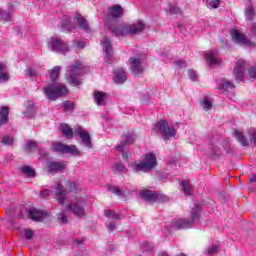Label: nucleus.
Listing matches in <instances>:
<instances>
[{
  "mask_svg": "<svg viewBox=\"0 0 256 256\" xmlns=\"http://www.w3.org/2000/svg\"><path fill=\"white\" fill-rule=\"evenodd\" d=\"M199 217H201V207L195 204L194 208L191 211V219L180 218L174 219L171 222L172 229H191L197 221H199Z\"/></svg>",
  "mask_w": 256,
  "mask_h": 256,
  "instance_id": "f257e3e1",
  "label": "nucleus"
},
{
  "mask_svg": "<svg viewBox=\"0 0 256 256\" xmlns=\"http://www.w3.org/2000/svg\"><path fill=\"white\" fill-rule=\"evenodd\" d=\"M105 25L116 37H124V35H137V33H141V31L145 29V23L142 21H138L137 23L128 25L126 27L113 26L108 22H105Z\"/></svg>",
  "mask_w": 256,
  "mask_h": 256,
  "instance_id": "f03ea898",
  "label": "nucleus"
},
{
  "mask_svg": "<svg viewBox=\"0 0 256 256\" xmlns=\"http://www.w3.org/2000/svg\"><path fill=\"white\" fill-rule=\"evenodd\" d=\"M83 73H85V66L81 63L68 66L66 69L68 83L73 87H79Z\"/></svg>",
  "mask_w": 256,
  "mask_h": 256,
  "instance_id": "7ed1b4c3",
  "label": "nucleus"
},
{
  "mask_svg": "<svg viewBox=\"0 0 256 256\" xmlns=\"http://www.w3.org/2000/svg\"><path fill=\"white\" fill-rule=\"evenodd\" d=\"M67 87L61 83H53L44 87V93L49 101H57L59 97L67 95Z\"/></svg>",
  "mask_w": 256,
  "mask_h": 256,
  "instance_id": "20e7f679",
  "label": "nucleus"
},
{
  "mask_svg": "<svg viewBox=\"0 0 256 256\" xmlns=\"http://www.w3.org/2000/svg\"><path fill=\"white\" fill-rule=\"evenodd\" d=\"M157 165V158L155 157V154H147L145 157V161L140 163H135L132 166L133 173H139V171H142L143 173H149L151 169H154Z\"/></svg>",
  "mask_w": 256,
  "mask_h": 256,
  "instance_id": "39448f33",
  "label": "nucleus"
},
{
  "mask_svg": "<svg viewBox=\"0 0 256 256\" xmlns=\"http://www.w3.org/2000/svg\"><path fill=\"white\" fill-rule=\"evenodd\" d=\"M154 131L163 137L164 141H169L171 137H175V128L169 126L167 120H160L154 125Z\"/></svg>",
  "mask_w": 256,
  "mask_h": 256,
  "instance_id": "423d86ee",
  "label": "nucleus"
},
{
  "mask_svg": "<svg viewBox=\"0 0 256 256\" xmlns=\"http://www.w3.org/2000/svg\"><path fill=\"white\" fill-rule=\"evenodd\" d=\"M48 49L54 53H60L61 55H66L69 53V46L61 38L51 37L48 40Z\"/></svg>",
  "mask_w": 256,
  "mask_h": 256,
  "instance_id": "0eeeda50",
  "label": "nucleus"
},
{
  "mask_svg": "<svg viewBox=\"0 0 256 256\" xmlns=\"http://www.w3.org/2000/svg\"><path fill=\"white\" fill-rule=\"evenodd\" d=\"M129 69L135 77H143L145 68H143V57L134 56L129 59Z\"/></svg>",
  "mask_w": 256,
  "mask_h": 256,
  "instance_id": "6e6552de",
  "label": "nucleus"
},
{
  "mask_svg": "<svg viewBox=\"0 0 256 256\" xmlns=\"http://www.w3.org/2000/svg\"><path fill=\"white\" fill-rule=\"evenodd\" d=\"M102 51L104 53V63L111 65L114 63L115 58L113 57V46L109 37L105 36L101 42Z\"/></svg>",
  "mask_w": 256,
  "mask_h": 256,
  "instance_id": "1a4fd4ad",
  "label": "nucleus"
},
{
  "mask_svg": "<svg viewBox=\"0 0 256 256\" xmlns=\"http://www.w3.org/2000/svg\"><path fill=\"white\" fill-rule=\"evenodd\" d=\"M74 131L76 135L80 137L82 144H84V147H87V149H93V143L91 142V135L89 134V132H87L81 126H77Z\"/></svg>",
  "mask_w": 256,
  "mask_h": 256,
  "instance_id": "9d476101",
  "label": "nucleus"
},
{
  "mask_svg": "<svg viewBox=\"0 0 256 256\" xmlns=\"http://www.w3.org/2000/svg\"><path fill=\"white\" fill-rule=\"evenodd\" d=\"M247 65V62L243 59H239L236 62L235 68H234V77L237 83H241L243 79L245 78V67Z\"/></svg>",
  "mask_w": 256,
  "mask_h": 256,
  "instance_id": "9b49d317",
  "label": "nucleus"
},
{
  "mask_svg": "<svg viewBox=\"0 0 256 256\" xmlns=\"http://www.w3.org/2000/svg\"><path fill=\"white\" fill-rule=\"evenodd\" d=\"M230 35H231L232 41H234L238 45H247L248 47H253V42L245 38V36L239 33L237 29H232L230 32Z\"/></svg>",
  "mask_w": 256,
  "mask_h": 256,
  "instance_id": "f8f14e48",
  "label": "nucleus"
},
{
  "mask_svg": "<svg viewBox=\"0 0 256 256\" xmlns=\"http://www.w3.org/2000/svg\"><path fill=\"white\" fill-rule=\"evenodd\" d=\"M206 62L210 67H215L217 65H221L223 61L219 58V51L210 50L205 53Z\"/></svg>",
  "mask_w": 256,
  "mask_h": 256,
  "instance_id": "ddd939ff",
  "label": "nucleus"
},
{
  "mask_svg": "<svg viewBox=\"0 0 256 256\" xmlns=\"http://www.w3.org/2000/svg\"><path fill=\"white\" fill-rule=\"evenodd\" d=\"M135 143V133L127 132L123 134L120 144L116 147L117 151H125V147Z\"/></svg>",
  "mask_w": 256,
  "mask_h": 256,
  "instance_id": "4468645a",
  "label": "nucleus"
},
{
  "mask_svg": "<svg viewBox=\"0 0 256 256\" xmlns=\"http://www.w3.org/2000/svg\"><path fill=\"white\" fill-rule=\"evenodd\" d=\"M26 212L29 219H32V221H43L47 216V213L37 210V208H28L26 209Z\"/></svg>",
  "mask_w": 256,
  "mask_h": 256,
  "instance_id": "2eb2a0df",
  "label": "nucleus"
},
{
  "mask_svg": "<svg viewBox=\"0 0 256 256\" xmlns=\"http://www.w3.org/2000/svg\"><path fill=\"white\" fill-rule=\"evenodd\" d=\"M67 211H71L75 217H85V206L79 203H71L67 206Z\"/></svg>",
  "mask_w": 256,
  "mask_h": 256,
  "instance_id": "dca6fc26",
  "label": "nucleus"
},
{
  "mask_svg": "<svg viewBox=\"0 0 256 256\" xmlns=\"http://www.w3.org/2000/svg\"><path fill=\"white\" fill-rule=\"evenodd\" d=\"M127 81V73L125 69L118 68L114 71V83L121 85Z\"/></svg>",
  "mask_w": 256,
  "mask_h": 256,
  "instance_id": "f3484780",
  "label": "nucleus"
},
{
  "mask_svg": "<svg viewBox=\"0 0 256 256\" xmlns=\"http://www.w3.org/2000/svg\"><path fill=\"white\" fill-rule=\"evenodd\" d=\"M108 16L110 19H119V17H123V7L121 5H114L108 9Z\"/></svg>",
  "mask_w": 256,
  "mask_h": 256,
  "instance_id": "a211bd4d",
  "label": "nucleus"
},
{
  "mask_svg": "<svg viewBox=\"0 0 256 256\" xmlns=\"http://www.w3.org/2000/svg\"><path fill=\"white\" fill-rule=\"evenodd\" d=\"M56 199L61 205H63L67 199V191H65L63 185L59 183L56 185Z\"/></svg>",
  "mask_w": 256,
  "mask_h": 256,
  "instance_id": "6ab92c4d",
  "label": "nucleus"
},
{
  "mask_svg": "<svg viewBox=\"0 0 256 256\" xmlns=\"http://www.w3.org/2000/svg\"><path fill=\"white\" fill-rule=\"evenodd\" d=\"M233 135L242 147H249V140L247 139V137H245V134H243V132L233 130Z\"/></svg>",
  "mask_w": 256,
  "mask_h": 256,
  "instance_id": "aec40b11",
  "label": "nucleus"
},
{
  "mask_svg": "<svg viewBox=\"0 0 256 256\" xmlns=\"http://www.w3.org/2000/svg\"><path fill=\"white\" fill-rule=\"evenodd\" d=\"M75 20L79 29H83V31H85L86 33H89V31H91V29L89 28V23H87V20H85L81 14L76 15Z\"/></svg>",
  "mask_w": 256,
  "mask_h": 256,
  "instance_id": "412c9836",
  "label": "nucleus"
},
{
  "mask_svg": "<svg viewBox=\"0 0 256 256\" xmlns=\"http://www.w3.org/2000/svg\"><path fill=\"white\" fill-rule=\"evenodd\" d=\"M9 123V108L2 107L0 108V127L7 125Z\"/></svg>",
  "mask_w": 256,
  "mask_h": 256,
  "instance_id": "4be33fe9",
  "label": "nucleus"
},
{
  "mask_svg": "<svg viewBox=\"0 0 256 256\" xmlns=\"http://www.w3.org/2000/svg\"><path fill=\"white\" fill-rule=\"evenodd\" d=\"M67 167V164L64 162H49L48 163V169L50 173H53L55 171H63Z\"/></svg>",
  "mask_w": 256,
  "mask_h": 256,
  "instance_id": "5701e85b",
  "label": "nucleus"
},
{
  "mask_svg": "<svg viewBox=\"0 0 256 256\" xmlns=\"http://www.w3.org/2000/svg\"><path fill=\"white\" fill-rule=\"evenodd\" d=\"M140 195L142 199H145V201H148L149 203L157 201V194L151 190H144L140 192Z\"/></svg>",
  "mask_w": 256,
  "mask_h": 256,
  "instance_id": "b1692460",
  "label": "nucleus"
},
{
  "mask_svg": "<svg viewBox=\"0 0 256 256\" xmlns=\"http://www.w3.org/2000/svg\"><path fill=\"white\" fill-rule=\"evenodd\" d=\"M225 91H226V97H228V99L230 100L235 99V85H233V83H231L230 81H226Z\"/></svg>",
  "mask_w": 256,
  "mask_h": 256,
  "instance_id": "393cba45",
  "label": "nucleus"
},
{
  "mask_svg": "<svg viewBox=\"0 0 256 256\" xmlns=\"http://www.w3.org/2000/svg\"><path fill=\"white\" fill-rule=\"evenodd\" d=\"M62 29L64 30V31H68V32H73V31H75V29H76V26H75V24H73V22L71 21V18H69V17H66L64 20H63V22H62Z\"/></svg>",
  "mask_w": 256,
  "mask_h": 256,
  "instance_id": "a878e982",
  "label": "nucleus"
},
{
  "mask_svg": "<svg viewBox=\"0 0 256 256\" xmlns=\"http://www.w3.org/2000/svg\"><path fill=\"white\" fill-rule=\"evenodd\" d=\"M94 99L98 106L105 105V99H107V93L95 91Z\"/></svg>",
  "mask_w": 256,
  "mask_h": 256,
  "instance_id": "bb28decb",
  "label": "nucleus"
},
{
  "mask_svg": "<svg viewBox=\"0 0 256 256\" xmlns=\"http://www.w3.org/2000/svg\"><path fill=\"white\" fill-rule=\"evenodd\" d=\"M35 113V103L32 100L26 102V111L24 112L25 117H33Z\"/></svg>",
  "mask_w": 256,
  "mask_h": 256,
  "instance_id": "cd10ccee",
  "label": "nucleus"
},
{
  "mask_svg": "<svg viewBox=\"0 0 256 256\" xmlns=\"http://www.w3.org/2000/svg\"><path fill=\"white\" fill-rule=\"evenodd\" d=\"M13 15V8H9L8 11H5L0 8V19L3 21H11V17Z\"/></svg>",
  "mask_w": 256,
  "mask_h": 256,
  "instance_id": "c85d7f7f",
  "label": "nucleus"
},
{
  "mask_svg": "<svg viewBox=\"0 0 256 256\" xmlns=\"http://www.w3.org/2000/svg\"><path fill=\"white\" fill-rule=\"evenodd\" d=\"M208 9H219L221 0H203Z\"/></svg>",
  "mask_w": 256,
  "mask_h": 256,
  "instance_id": "c756f323",
  "label": "nucleus"
},
{
  "mask_svg": "<svg viewBox=\"0 0 256 256\" xmlns=\"http://www.w3.org/2000/svg\"><path fill=\"white\" fill-rule=\"evenodd\" d=\"M9 81V73L5 71V66L0 62V83H5Z\"/></svg>",
  "mask_w": 256,
  "mask_h": 256,
  "instance_id": "7c9ffc66",
  "label": "nucleus"
},
{
  "mask_svg": "<svg viewBox=\"0 0 256 256\" xmlns=\"http://www.w3.org/2000/svg\"><path fill=\"white\" fill-rule=\"evenodd\" d=\"M183 192L186 196L191 195V182H189V180H182L180 183Z\"/></svg>",
  "mask_w": 256,
  "mask_h": 256,
  "instance_id": "2f4dec72",
  "label": "nucleus"
},
{
  "mask_svg": "<svg viewBox=\"0 0 256 256\" xmlns=\"http://www.w3.org/2000/svg\"><path fill=\"white\" fill-rule=\"evenodd\" d=\"M64 153H68L70 155H79V150L75 145H64Z\"/></svg>",
  "mask_w": 256,
  "mask_h": 256,
  "instance_id": "473e14b6",
  "label": "nucleus"
},
{
  "mask_svg": "<svg viewBox=\"0 0 256 256\" xmlns=\"http://www.w3.org/2000/svg\"><path fill=\"white\" fill-rule=\"evenodd\" d=\"M108 191L114 195H117L118 197H125V192L118 186H108Z\"/></svg>",
  "mask_w": 256,
  "mask_h": 256,
  "instance_id": "72a5a7b5",
  "label": "nucleus"
},
{
  "mask_svg": "<svg viewBox=\"0 0 256 256\" xmlns=\"http://www.w3.org/2000/svg\"><path fill=\"white\" fill-rule=\"evenodd\" d=\"M60 71H61V66H55L52 70H50L51 81H57V79H59Z\"/></svg>",
  "mask_w": 256,
  "mask_h": 256,
  "instance_id": "f704fd0d",
  "label": "nucleus"
},
{
  "mask_svg": "<svg viewBox=\"0 0 256 256\" xmlns=\"http://www.w3.org/2000/svg\"><path fill=\"white\" fill-rule=\"evenodd\" d=\"M61 131L65 137H73V129L67 125V124H62L61 125Z\"/></svg>",
  "mask_w": 256,
  "mask_h": 256,
  "instance_id": "c9c22d12",
  "label": "nucleus"
},
{
  "mask_svg": "<svg viewBox=\"0 0 256 256\" xmlns=\"http://www.w3.org/2000/svg\"><path fill=\"white\" fill-rule=\"evenodd\" d=\"M104 215L108 219H112L114 221H119V219H121V216L119 214H117V213H115V211H111V210L104 211Z\"/></svg>",
  "mask_w": 256,
  "mask_h": 256,
  "instance_id": "e433bc0d",
  "label": "nucleus"
},
{
  "mask_svg": "<svg viewBox=\"0 0 256 256\" xmlns=\"http://www.w3.org/2000/svg\"><path fill=\"white\" fill-rule=\"evenodd\" d=\"M113 172L115 174H117V173H127V167H125V165H123V163L118 162L114 165Z\"/></svg>",
  "mask_w": 256,
  "mask_h": 256,
  "instance_id": "4c0bfd02",
  "label": "nucleus"
},
{
  "mask_svg": "<svg viewBox=\"0 0 256 256\" xmlns=\"http://www.w3.org/2000/svg\"><path fill=\"white\" fill-rule=\"evenodd\" d=\"M200 105L204 111H209L213 109V102L211 100L205 98L203 101L200 102Z\"/></svg>",
  "mask_w": 256,
  "mask_h": 256,
  "instance_id": "58836bf2",
  "label": "nucleus"
},
{
  "mask_svg": "<svg viewBox=\"0 0 256 256\" xmlns=\"http://www.w3.org/2000/svg\"><path fill=\"white\" fill-rule=\"evenodd\" d=\"M22 173L27 175V177H35V170L31 168V166H23L21 168Z\"/></svg>",
  "mask_w": 256,
  "mask_h": 256,
  "instance_id": "ea45409f",
  "label": "nucleus"
},
{
  "mask_svg": "<svg viewBox=\"0 0 256 256\" xmlns=\"http://www.w3.org/2000/svg\"><path fill=\"white\" fill-rule=\"evenodd\" d=\"M52 150L56 151V153H65V144L54 143V144H52Z\"/></svg>",
  "mask_w": 256,
  "mask_h": 256,
  "instance_id": "a19ab883",
  "label": "nucleus"
},
{
  "mask_svg": "<svg viewBox=\"0 0 256 256\" xmlns=\"http://www.w3.org/2000/svg\"><path fill=\"white\" fill-rule=\"evenodd\" d=\"M210 151L213 159H217V157L221 156V149L218 148L217 145H212Z\"/></svg>",
  "mask_w": 256,
  "mask_h": 256,
  "instance_id": "79ce46f5",
  "label": "nucleus"
},
{
  "mask_svg": "<svg viewBox=\"0 0 256 256\" xmlns=\"http://www.w3.org/2000/svg\"><path fill=\"white\" fill-rule=\"evenodd\" d=\"M219 251V245H212L204 251V255H215Z\"/></svg>",
  "mask_w": 256,
  "mask_h": 256,
  "instance_id": "37998d69",
  "label": "nucleus"
},
{
  "mask_svg": "<svg viewBox=\"0 0 256 256\" xmlns=\"http://www.w3.org/2000/svg\"><path fill=\"white\" fill-rule=\"evenodd\" d=\"M58 221H59L62 225H67V223H69V219H68L67 213H66V212H61V213L58 215Z\"/></svg>",
  "mask_w": 256,
  "mask_h": 256,
  "instance_id": "c03bdc74",
  "label": "nucleus"
},
{
  "mask_svg": "<svg viewBox=\"0 0 256 256\" xmlns=\"http://www.w3.org/2000/svg\"><path fill=\"white\" fill-rule=\"evenodd\" d=\"M248 135L250 138V142L253 143V145H255V147H256V130H255V128H250L248 130Z\"/></svg>",
  "mask_w": 256,
  "mask_h": 256,
  "instance_id": "a18cd8bd",
  "label": "nucleus"
},
{
  "mask_svg": "<svg viewBox=\"0 0 256 256\" xmlns=\"http://www.w3.org/2000/svg\"><path fill=\"white\" fill-rule=\"evenodd\" d=\"M141 250L143 253H153V246L149 244V242H144L141 246Z\"/></svg>",
  "mask_w": 256,
  "mask_h": 256,
  "instance_id": "49530a36",
  "label": "nucleus"
},
{
  "mask_svg": "<svg viewBox=\"0 0 256 256\" xmlns=\"http://www.w3.org/2000/svg\"><path fill=\"white\" fill-rule=\"evenodd\" d=\"M169 13L170 15H181V8H179L177 5L171 4L169 7Z\"/></svg>",
  "mask_w": 256,
  "mask_h": 256,
  "instance_id": "de8ad7c7",
  "label": "nucleus"
},
{
  "mask_svg": "<svg viewBox=\"0 0 256 256\" xmlns=\"http://www.w3.org/2000/svg\"><path fill=\"white\" fill-rule=\"evenodd\" d=\"M216 83H217L216 89H218V91H221L222 93H225V80L217 79Z\"/></svg>",
  "mask_w": 256,
  "mask_h": 256,
  "instance_id": "09e8293b",
  "label": "nucleus"
},
{
  "mask_svg": "<svg viewBox=\"0 0 256 256\" xmlns=\"http://www.w3.org/2000/svg\"><path fill=\"white\" fill-rule=\"evenodd\" d=\"M64 111H73L75 109V103L70 101L63 102Z\"/></svg>",
  "mask_w": 256,
  "mask_h": 256,
  "instance_id": "8fccbe9b",
  "label": "nucleus"
},
{
  "mask_svg": "<svg viewBox=\"0 0 256 256\" xmlns=\"http://www.w3.org/2000/svg\"><path fill=\"white\" fill-rule=\"evenodd\" d=\"M72 47H74V49H84L85 48V42H81L79 40H74L72 42Z\"/></svg>",
  "mask_w": 256,
  "mask_h": 256,
  "instance_id": "3c124183",
  "label": "nucleus"
},
{
  "mask_svg": "<svg viewBox=\"0 0 256 256\" xmlns=\"http://www.w3.org/2000/svg\"><path fill=\"white\" fill-rule=\"evenodd\" d=\"M2 143L4 145H13V137L9 136V135H5L2 138Z\"/></svg>",
  "mask_w": 256,
  "mask_h": 256,
  "instance_id": "603ef678",
  "label": "nucleus"
},
{
  "mask_svg": "<svg viewBox=\"0 0 256 256\" xmlns=\"http://www.w3.org/2000/svg\"><path fill=\"white\" fill-rule=\"evenodd\" d=\"M33 149H37V142L30 141L26 144V150L27 151H33Z\"/></svg>",
  "mask_w": 256,
  "mask_h": 256,
  "instance_id": "864d4df0",
  "label": "nucleus"
},
{
  "mask_svg": "<svg viewBox=\"0 0 256 256\" xmlns=\"http://www.w3.org/2000/svg\"><path fill=\"white\" fill-rule=\"evenodd\" d=\"M188 77L191 81H197V72L193 69L188 70Z\"/></svg>",
  "mask_w": 256,
  "mask_h": 256,
  "instance_id": "5fc2aeb1",
  "label": "nucleus"
},
{
  "mask_svg": "<svg viewBox=\"0 0 256 256\" xmlns=\"http://www.w3.org/2000/svg\"><path fill=\"white\" fill-rule=\"evenodd\" d=\"M37 76V71H35L34 69L28 68L26 70V77H30V79H33V77Z\"/></svg>",
  "mask_w": 256,
  "mask_h": 256,
  "instance_id": "6e6d98bb",
  "label": "nucleus"
},
{
  "mask_svg": "<svg viewBox=\"0 0 256 256\" xmlns=\"http://www.w3.org/2000/svg\"><path fill=\"white\" fill-rule=\"evenodd\" d=\"M248 75L251 79H256V67L253 66L248 70Z\"/></svg>",
  "mask_w": 256,
  "mask_h": 256,
  "instance_id": "4d7b16f0",
  "label": "nucleus"
},
{
  "mask_svg": "<svg viewBox=\"0 0 256 256\" xmlns=\"http://www.w3.org/2000/svg\"><path fill=\"white\" fill-rule=\"evenodd\" d=\"M33 235H35V232L33 230L26 229L25 230V238L28 240L33 239Z\"/></svg>",
  "mask_w": 256,
  "mask_h": 256,
  "instance_id": "13d9d810",
  "label": "nucleus"
},
{
  "mask_svg": "<svg viewBox=\"0 0 256 256\" xmlns=\"http://www.w3.org/2000/svg\"><path fill=\"white\" fill-rule=\"evenodd\" d=\"M175 65L177 67H179L180 69H185V67H187V62L183 61V60H177L175 62Z\"/></svg>",
  "mask_w": 256,
  "mask_h": 256,
  "instance_id": "bf43d9fd",
  "label": "nucleus"
},
{
  "mask_svg": "<svg viewBox=\"0 0 256 256\" xmlns=\"http://www.w3.org/2000/svg\"><path fill=\"white\" fill-rule=\"evenodd\" d=\"M41 197H43L45 199V197H49L51 195V191L46 189V190H43L41 193H40Z\"/></svg>",
  "mask_w": 256,
  "mask_h": 256,
  "instance_id": "052dcab7",
  "label": "nucleus"
},
{
  "mask_svg": "<svg viewBox=\"0 0 256 256\" xmlns=\"http://www.w3.org/2000/svg\"><path fill=\"white\" fill-rule=\"evenodd\" d=\"M122 159H124V161H129V159H131V154L128 152H123Z\"/></svg>",
  "mask_w": 256,
  "mask_h": 256,
  "instance_id": "680f3d73",
  "label": "nucleus"
},
{
  "mask_svg": "<svg viewBox=\"0 0 256 256\" xmlns=\"http://www.w3.org/2000/svg\"><path fill=\"white\" fill-rule=\"evenodd\" d=\"M115 229H117V225L115 223H110L108 225V231H115Z\"/></svg>",
  "mask_w": 256,
  "mask_h": 256,
  "instance_id": "e2e57ef3",
  "label": "nucleus"
},
{
  "mask_svg": "<svg viewBox=\"0 0 256 256\" xmlns=\"http://www.w3.org/2000/svg\"><path fill=\"white\" fill-rule=\"evenodd\" d=\"M77 189V185L75 184V182H70L69 183V190L70 191H75Z\"/></svg>",
  "mask_w": 256,
  "mask_h": 256,
  "instance_id": "0e129e2a",
  "label": "nucleus"
},
{
  "mask_svg": "<svg viewBox=\"0 0 256 256\" xmlns=\"http://www.w3.org/2000/svg\"><path fill=\"white\" fill-rule=\"evenodd\" d=\"M177 27L180 29V33H182V35H186L185 26H183V24H178Z\"/></svg>",
  "mask_w": 256,
  "mask_h": 256,
  "instance_id": "69168bd1",
  "label": "nucleus"
},
{
  "mask_svg": "<svg viewBox=\"0 0 256 256\" xmlns=\"http://www.w3.org/2000/svg\"><path fill=\"white\" fill-rule=\"evenodd\" d=\"M149 101V96H144L142 99H141V102L142 103H147Z\"/></svg>",
  "mask_w": 256,
  "mask_h": 256,
  "instance_id": "338daca9",
  "label": "nucleus"
},
{
  "mask_svg": "<svg viewBox=\"0 0 256 256\" xmlns=\"http://www.w3.org/2000/svg\"><path fill=\"white\" fill-rule=\"evenodd\" d=\"M252 32L256 35V22L252 24Z\"/></svg>",
  "mask_w": 256,
  "mask_h": 256,
  "instance_id": "774afa93",
  "label": "nucleus"
}]
</instances>
